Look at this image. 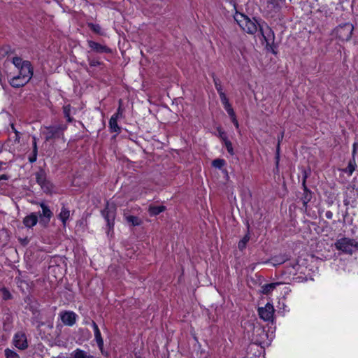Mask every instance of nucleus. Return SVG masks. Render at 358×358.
Returning <instances> with one entry per match:
<instances>
[{"label": "nucleus", "mask_w": 358, "mask_h": 358, "mask_svg": "<svg viewBox=\"0 0 358 358\" xmlns=\"http://www.w3.org/2000/svg\"><path fill=\"white\" fill-rule=\"evenodd\" d=\"M235 19L242 29L250 34L256 33L261 27V24L255 18L250 19L243 14L237 15Z\"/></svg>", "instance_id": "obj_1"}, {"label": "nucleus", "mask_w": 358, "mask_h": 358, "mask_svg": "<svg viewBox=\"0 0 358 358\" xmlns=\"http://www.w3.org/2000/svg\"><path fill=\"white\" fill-rule=\"evenodd\" d=\"M12 63L19 70V76L28 83L33 76V67L30 62L24 61L19 57H14Z\"/></svg>", "instance_id": "obj_2"}, {"label": "nucleus", "mask_w": 358, "mask_h": 358, "mask_svg": "<svg viewBox=\"0 0 358 358\" xmlns=\"http://www.w3.org/2000/svg\"><path fill=\"white\" fill-rule=\"evenodd\" d=\"M335 247L338 250L352 255L358 250V243L354 239L344 237L336 241Z\"/></svg>", "instance_id": "obj_3"}, {"label": "nucleus", "mask_w": 358, "mask_h": 358, "mask_svg": "<svg viewBox=\"0 0 358 358\" xmlns=\"http://www.w3.org/2000/svg\"><path fill=\"white\" fill-rule=\"evenodd\" d=\"M354 27L350 23L339 25L335 29V34L341 41H348L350 39Z\"/></svg>", "instance_id": "obj_4"}, {"label": "nucleus", "mask_w": 358, "mask_h": 358, "mask_svg": "<svg viewBox=\"0 0 358 358\" xmlns=\"http://www.w3.org/2000/svg\"><path fill=\"white\" fill-rule=\"evenodd\" d=\"M102 215L107 222L109 229L114 226V220L116 215V206L113 203L108 202L105 209L102 211Z\"/></svg>", "instance_id": "obj_5"}, {"label": "nucleus", "mask_w": 358, "mask_h": 358, "mask_svg": "<svg viewBox=\"0 0 358 358\" xmlns=\"http://www.w3.org/2000/svg\"><path fill=\"white\" fill-rule=\"evenodd\" d=\"M36 182L41 186V189L46 193H50L52 190V183L46 179L45 171L41 169L36 173Z\"/></svg>", "instance_id": "obj_6"}, {"label": "nucleus", "mask_w": 358, "mask_h": 358, "mask_svg": "<svg viewBox=\"0 0 358 358\" xmlns=\"http://www.w3.org/2000/svg\"><path fill=\"white\" fill-rule=\"evenodd\" d=\"M66 129V126L59 124L56 126H50L45 128V131L43 133L45 135L46 141H50L52 138L59 137L62 131Z\"/></svg>", "instance_id": "obj_7"}, {"label": "nucleus", "mask_w": 358, "mask_h": 358, "mask_svg": "<svg viewBox=\"0 0 358 358\" xmlns=\"http://www.w3.org/2000/svg\"><path fill=\"white\" fill-rule=\"evenodd\" d=\"M258 313L261 319L264 321H271L273 320L274 314L273 306L267 303L264 307H260L258 308Z\"/></svg>", "instance_id": "obj_8"}, {"label": "nucleus", "mask_w": 358, "mask_h": 358, "mask_svg": "<svg viewBox=\"0 0 358 358\" xmlns=\"http://www.w3.org/2000/svg\"><path fill=\"white\" fill-rule=\"evenodd\" d=\"M62 323L66 326H73L77 319V315L73 311H62L59 314Z\"/></svg>", "instance_id": "obj_9"}, {"label": "nucleus", "mask_w": 358, "mask_h": 358, "mask_svg": "<svg viewBox=\"0 0 358 358\" xmlns=\"http://www.w3.org/2000/svg\"><path fill=\"white\" fill-rule=\"evenodd\" d=\"M259 30L267 45L273 43L275 38L274 33L266 24L263 23L261 24Z\"/></svg>", "instance_id": "obj_10"}, {"label": "nucleus", "mask_w": 358, "mask_h": 358, "mask_svg": "<svg viewBox=\"0 0 358 358\" xmlns=\"http://www.w3.org/2000/svg\"><path fill=\"white\" fill-rule=\"evenodd\" d=\"M13 343L20 350H24L28 347L27 336L23 332H17L14 335Z\"/></svg>", "instance_id": "obj_11"}, {"label": "nucleus", "mask_w": 358, "mask_h": 358, "mask_svg": "<svg viewBox=\"0 0 358 358\" xmlns=\"http://www.w3.org/2000/svg\"><path fill=\"white\" fill-rule=\"evenodd\" d=\"M29 310L32 313V316L31 318V322L33 325L36 326V328H40L41 327L44 325V322L42 321L43 317L40 311L36 308L32 306L30 307Z\"/></svg>", "instance_id": "obj_12"}, {"label": "nucleus", "mask_w": 358, "mask_h": 358, "mask_svg": "<svg viewBox=\"0 0 358 358\" xmlns=\"http://www.w3.org/2000/svg\"><path fill=\"white\" fill-rule=\"evenodd\" d=\"M40 206L42 208V213L39 214L41 222H43L46 224L50 222L53 214L49 207L44 203H41Z\"/></svg>", "instance_id": "obj_13"}, {"label": "nucleus", "mask_w": 358, "mask_h": 358, "mask_svg": "<svg viewBox=\"0 0 358 358\" xmlns=\"http://www.w3.org/2000/svg\"><path fill=\"white\" fill-rule=\"evenodd\" d=\"M91 324L93 327L94 335V341L101 350V353L103 354V341L101 337V334L100 330L98 328V326L94 322H92Z\"/></svg>", "instance_id": "obj_14"}, {"label": "nucleus", "mask_w": 358, "mask_h": 358, "mask_svg": "<svg viewBox=\"0 0 358 358\" xmlns=\"http://www.w3.org/2000/svg\"><path fill=\"white\" fill-rule=\"evenodd\" d=\"M91 51L96 53H110L111 50L105 45L91 41Z\"/></svg>", "instance_id": "obj_15"}, {"label": "nucleus", "mask_w": 358, "mask_h": 358, "mask_svg": "<svg viewBox=\"0 0 358 358\" xmlns=\"http://www.w3.org/2000/svg\"><path fill=\"white\" fill-rule=\"evenodd\" d=\"M38 222V216L36 213H31L23 220V224L28 228H31Z\"/></svg>", "instance_id": "obj_16"}, {"label": "nucleus", "mask_w": 358, "mask_h": 358, "mask_svg": "<svg viewBox=\"0 0 358 358\" xmlns=\"http://www.w3.org/2000/svg\"><path fill=\"white\" fill-rule=\"evenodd\" d=\"M124 217L127 222L131 226H139L142 224V220L138 217L129 215L127 213L124 212Z\"/></svg>", "instance_id": "obj_17"}, {"label": "nucleus", "mask_w": 358, "mask_h": 358, "mask_svg": "<svg viewBox=\"0 0 358 358\" xmlns=\"http://www.w3.org/2000/svg\"><path fill=\"white\" fill-rule=\"evenodd\" d=\"M10 85L13 87H20L24 86L27 83L26 80H24L22 76L19 75L13 77L9 81Z\"/></svg>", "instance_id": "obj_18"}, {"label": "nucleus", "mask_w": 358, "mask_h": 358, "mask_svg": "<svg viewBox=\"0 0 358 358\" xmlns=\"http://www.w3.org/2000/svg\"><path fill=\"white\" fill-rule=\"evenodd\" d=\"M64 116L69 122H71L73 120V115L75 114V111L70 105L64 106Z\"/></svg>", "instance_id": "obj_19"}, {"label": "nucleus", "mask_w": 358, "mask_h": 358, "mask_svg": "<svg viewBox=\"0 0 358 358\" xmlns=\"http://www.w3.org/2000/svg\"><path fill=\"white\" fill-rule=\"evenodd\" d=\"M357 168L356 159H351L348 164V166L342 170L343 172L351 176Z\"/></svg>", "instance_id": "obj_20"}, {"label": "nucleus", "mask_w": 358, "mask_h": 358, "mask_svg": "<svg viewBox=\"0 0 358 358\" xmlns=\"http://www.w3.org/2000/svg\"><path fill=\"white\" fill-rule=\"evenodd\" d=\"M69 215H70V211L67 208H66L64 206H63L61 209V212L59 215V217L61 220V221L62 222L64 226L66 225V221L69 217Z\"/></svg>", "instance_id": "obj_21"}, {"label": "nucleus", "mask_w": 358, "mask_h": 358, "mask_svg": "<svg viewBox=\"0 0 358 358\" xmlns=\"http://www.w3.org/2000/svg\"><path fill=\"white\" fill-rule=\"evenodd\" d=\"M279 285L278 283H270V284H265L264 285L262 286L261 287V292L262 293H263L264 294H270L271 292H273V290L276 287V286Z\"/></svg>", "instance_id": "obj_22"}, {"label": "nucleus", "mask_w": 358, "mask_h": 358, "mask_svg": "<svg viewBox=\"0 0 358 358\" xmlns=\"http://www.w3.org/2000/svg\"><path fill=\"white\" fill-rule=\"evenodd\" d=\"M71 358H90L86 352L80 349H76L71 354Z\"/></svg>", "instance_id": "obj_23"}, {"label": "nucleus", "mask_w": 358, "mask_h": 358, "mask_svg": "<svg viewBox=\"0 0 358 358\" xmlns=\"http://www.w3.org/2000/svg\"><path fill=\"white\" fill-rule=\"evenodd\" d=\"M164 210L165 206H150L148 211L151 215H157L161 213L162 212L164 211Z\"/></svg>", "instance_id": "obj_24"}, {"label": "nucleus", "mask_w": 358, "mask_h": 358, "mask_svg": "<svg viewBox=\"0 0 358 358\" xmlns=\"http://www.w3.org/2000/svg\"><path fill=\"white\" fill-rule=\"evenodd\" d=\"M280 0H266V7L270 11L275 10L279 8Z\"/></svg>", "instance_id": "obj_25"}, {"label": "nucleus", "mask_w": 358, "mask_h": 358, "mask_svg": "<svg viewBox=\"0 0 358 358\" xmlns=\"http://www.w3.org/2000/svg\"><path fill=\"white\" fill-rule=\"evenodd\" d=\"M109 127L113 132L119 134L120 132V128L117 124V120L110 117L109 121Z\"/></svg>", "instance_id": "obj_26"}, {"label": "nucleus", "mask_w": 358, "mask_h": 358, "mask_svg": "<svg viewBox=\"0 0 358 358\" xmlns=\"http://www.w3.org/2000/svg\"><path fill=\"white\" fill-rule=\"evenodd\" d=\"M250 234L249 233H248L247 234H245L244 236V237L239 241L238 243V248L241 250H243V249L245 248L246 247V245L248 243V242L250 240Z\"/></svg>", "instance_id": "obj_27"}, {"label": "nucleus", "mask_w": 358, "mask_h": 358, "mask_svg": "<svg viewBox=\"0 0 358 358\" xmlns=\"http://www.w3.org/2000/svg\"><path fill=\"white\" fill-rule=\"evenodd\" d=\"M223 141H224V146L226 147L228 152L231 155H234V148H233V146H232V143L227 139V137L223 138Z\"/></svg>", "instance_id": "obj_28"}, {"label": "nucleus", "mask_w": 358, "mask_h": 358, "mask_svg": "<svg viewBox=\"0 0 358 358\" xmlns=\"http://www.w3.org/2000/svg\"><path fill=\"white\" fill-rule=\"evenodd\" d=\"M0 293L3 300H8L12 297L10 292L5 287L0 289Z\"/></svg>", "instance_id": "obj_29"}, {"label": "nucleus", "mask_w": 358, "mask_h": 358, "mask_svg": "<svg viewBox=\"0 0 358 358\" xmlns=\"http://www.w3.org/2000/svg\"><path fill=\"white\" fill-rule=\"evenodd\" d=\"M213 166L217 169H221L225 164V161L222 159H214L212 162Z\"/></svg>", "instance_id": "obj_30"}, {"label": "nucleus", "mask_w": 358, "mask_h": 358, "mask_svg": "<svg viewBox=\"0 0 358 358\" xmlns=\"http://www.w3.org/2000/svg\"><path fill=\"white\" fill-rule=\"evenodd\" d=\"M91 31L99 35L103 34V31H102L101 27L99 24H91Z\"/></svg>", "instance_id": "obj_31"}, {"label": "nucleus", "mask_w": 358, "mask_h": 358, "mask_svg": "<svg viewBox=\"0 0 358 358\" xmlns=\"http://www.w3.org/2000/svg\"><path fill=\"white\" fill-rule=\"evenodd\" d=\"M224 109L227 112L228 115L230 116L231 118L236 116L235 113L234 111V109L232 108L231 104H228L224 106Z\"/></svg>", "instance_id": "obj_32"}, {"label": "nucleus", "mask_w": 358, "mask_h": 358, "mask_svg": "<svg viewBox=\"0 0 358 358\" xmlns=\"http://www.w3.org/2000/svg\"><path fill=\"white\" fill-rule=\"evenodd\" d=\"M219 96L223 106L230 103L224 92L220 93Z\"/></svg>", "instance_id": "obj_33"}, {"label": "nucleus", "mask_w": 358, "mask_h": 358, "mask_svg": "<svg viewBox=\"0 0 358 358\" xmlns=\"http://www.w3.org/2000/svg\"><path fill=\"white\" fill-rule=\"evenodd\" d=\"M5 354L7 358H16L17 357V355L15 352L9 349H6L5 350Z\"/></svg>", "instance_id": "obj_34"}, {"label": "nucleus", "mask_w": 358, "mask_h": 358, "mask_svg": "<svg viewBox=\"0 0 358 358\" xmlns=\"http://www.w3.org/2000/svg\"><path fill=\"white\" fill-rule=\"evenodd\" d=\"M111 117L117 120L123 117V112L120 107L118 108L117 111L111 116Z\"/></svg>", "instance_id": "obj_35"}, {"label": "nucleus", "mask_w": 358, "mask_h": 358, "mask_svg": "<svg viewBox=\"0 0 358 358\" xmlns=\"http://www.w3.org/2000/svg\"><path fill=\"white\" fill-rule=\"evenodd\" d=\"M215 81V88L218 92V94H220V93H223V89H222V87L220 84V82H217L215 79L214 80Z\"/></svg>", "instance_id": "obj_36"}, {"label": "nucleus", "mask_w": 358, "mask_h": 358, "mask_svg": "<svg viewBox=\"0 0 358 358\" xmlns=\"http://www.w3.org/2000/svg\"><path fill=\"white\" fill-rule=\"evenodd\" d=\"M283 138V132L280 134V136H278V145H277V148H276V155H277V159H278V157H279V152H280V141L281 139H282Z\"/></svg>", "instance_id": "obj_37"}, {"label": "nucleus", "mask_w": 358, "mask_h": 358, "mask_svg": "<svg viewBox=\"0 0 358 358\" xmlns=\"http://www.w3.org/2000/svg\"><path fill=\"white\" fill-rule=\"evenodd\" d=\"M37 154H38V152H32V155L29 157V161L30 163H34V162H35L36 161V159H37Z\"/></svg>", "instance_id": "obj_38"}, {"label": "nucleus", "mask_w": 358, "mask_h": 358, "mask_svg": "<svg viewBox=\"0 0 358 358\" xmlns=\"http://www.w3.org/2000/svg\"><path fill=\"white\" fill-rule=\"evenodd\" d=\"M11 127H12L13 131L15 134V141H17V143H19L20 142V133L15 129L13 124H12Z\"/></svg>", "instance_id": "obj_39"}, {"label": "nucleus", "mask_w": 358, "mask_h": 358, "mask_svg": "<svg viewBox=\"0 0 358 358\" xmlns=\"http://www.w3.org/2000/svg\"><path fill=\"white\" fill-rule=\"evenodd\" d=\"M10 178V176L6 174H3L0 176V187L2 186L3 183L1 182L2 180H8Z\"/></svg>", "instance_id": "obj_40"}, {"label": "nucleus", "mask_w": 358, "mask_h": 358, "mask_svg": "<svg viewBox=\"0 0 358 358\" xmlns=\"http://www.w3.org/2000/svg\"><path fill=\"white\" fill-rule=\"evenodd\" d=\"M34 142H33V152H38V148L36 144V140L35 137H33Z\"/></svg>", "instance_id": "obj_41"}, {"label": "nucleus", "mask_w": 358, "mask_h": 358, "mask_svg": "<svg viewBox=\"0 0 358 358\" xmlns=\"http://www.w3.org/2000/svg\"><path fill=\"white\" fill-rule=\"evenodd\" d=\"M325 217L327 219H329V220L332 219V217H333V213L331 211H330V210L327 211L326 213H325Z\"/></svg>", "instance_id": "obj_42"}, {"label": "nucleus", "mask_w": 358, "mask_h": 358, "mask_svg": "<svg viewBox=\"0 0 358 358\" xmlns=\"http://www.w3.org/2000/svg\"><path fill=\"white\" fill-rule=\"evenodd\" d=\"M231 120H232L233 123L234 124L235 127H236V128H238V126H239V125H238V121H237V120H236V116H234V117H232V118H231Z\"/></svg>", "instance_id": "obj_43"}, {"label": "nucleus", "mask_w": 358, "mask_h": 358, "mask_svg": "<svg viewBox=\"0 0 358 358\" xmlns=\"http://www.w3.org/2000/svg\"><path fill=\"white\" fill-rule=\"evenodd\" d=\"M99 64H100V62H98V61H94V59H91V63H90L91 66H92L99 65Z\"/></svg>", "instance_id": "obj_44"}, {"label": "nucleus", "mask_w": 358, "mask_h": 358, "mask_svg": "<svg viewBox=\"0 0 358 358\" xmlns=\"http://www.w3.org/2000/svg\"><path fill=\"white\" fill-rule=\"evenodd\" d=\"M219 134H220V138L222 140H223V138L227 137L226 134L223 131L220 130L219 131Z\"/></svg>", "instance_id": "obj_45"}, {"label": "nucleus", "mask_w": 358, "mask_h": 358, "mask_svg": "<svg viewBox=\"0 0 358 358\" xmlns=\"http://www.w3.org/2000/svg\"><path fill=\"white\" fill-rule=\"evenodd\" d=\"M357 153V150L352 148V158L355 159V155Z\"/></svg>", "instance_id": "obj_46"}, {"label": "nucleus", "mask_w": 358, "mask_h": 358, "mask_svg": "<svg viewBox=\"0 0 358 358\" xmlns=\"http://www.w3.org/2000/svg\"><path fill=\"white\" fill-rule=\"evenodd\" d=\"M352 148H355V150H357L358 149V142H355L353 143Z\"/></svg>", "instance_id": "obj_47"}, {"label": "nucleus", "mask_w": 358, "mask_h": 358, "mask_svg": "<svg viewBox=\"0 0 358 358\" xmlns=\"http://www.w3.org/2000/svg\"><path fill=\"white\" fill-rule=\"evenodd\" d=\"M4 163L1 161H0V171L2 169V166Z\"/></svg>", "instance_id": "obj_48"}, {"label": "nucleus", "mask_w": 358, "mask_h": 358, "mask_svg": "<svg viewBox=\"0 0 358 358\" xmlns=\"http://www.w3.org/2000/svg\"><path fill=\"white\" fill-rule=\"evenodd\" d=\"M308 200H309V199H307V201H303V205H304V206H306V203H307V202H308Z\"/></svg>", "instance_id": "obj_49"}]
</instances>
